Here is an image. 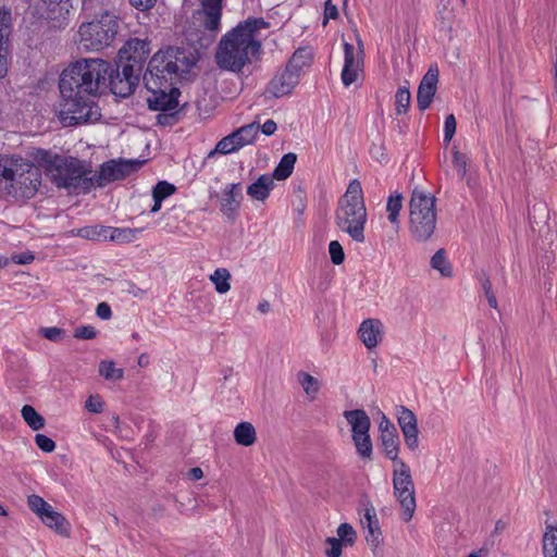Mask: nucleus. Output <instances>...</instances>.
Masks as SVG:
<instances>
[{"instance_id": "f257e3e1", "label": "nucleus", "mask_w": 557, "mask_h": 557, "mask_svg": "<svg viewBox=\"0 0 557 557\" xmlns=\"http://www.w3.org/2000/svg\"><path fill=\"white\" fill-rule=\"evenodd\" d=\"M114 73L110 62L101 59H82L66 67L60 77L59 88L63 98L61 116L67 125L94 122L100 117L94 99Z\"/></svg>"}, {"instance_id": "f03ea898", "label": "nucleus", "mask_w": 557, "mask_h": 557, "mask_svg": "<svg viewBox=\"0 0 557 557\" xmlns=\"http://www.w3.org/2000/svg\"><path fill=\"white\" fill-rule=\"evenodd\" d=\"M194 52L183 48H166L153 54L148 63L144 82L150 96L147 98L149 109L153 111H170L177 107V88H166L174 76L189 73L196 65Z\"/></svg>"}, {"instance_id": "7ed1b4c3", "label": "nucleus", "mask_w": 557, "mask_h": 557, "mask_svg": "<svg viewBox=\"0 0 557 557\" xmlns=\"http://www.w3.org/2000/svg\"><path fill=\"white\" fill-rule=\"evenodd\" d=\"M268 27L264 18L249 17L224 34L215 51L218 66L238 73L258 59L261 52L260 32Z\"/></svg>"}, {"instance_id": "20e7f679", "label": "nucleus", "mask_w": 557, "mask_h": 557, "mask_svg": "<svg viewBox=\"0 0 557 557\" xmlns=\"http://www.w3.org/2000/svg\"><path fill=\"white\" fill-rule=\"evenodd\" d=\"M37 169L55 187L65 189L70 195H87L92 190L90 161L37 149Z\"/></svg>"}, {"instance_id": "39448f33", "label": "nucleus", "mask_w": 557, "mask_h": 557, "mask_svg": "<svg viewBox=\"0 0 557 557\" xmlns=\"http://www.w3.org/2000/svg\"><path fill=\"white\" fill-rule=\"evenodd\" d=\"M368 213L363 199L361 183L352 180L338 201L335 223L356 243H364V226Z\"/></svg>"}, {"instance_id": "423d86ee", "label": "nucleus", "mask_w": 557, "mask_h": 557, "mask_svg": "<svg viewBox=\"0 0 557 557\" xmlns=\"http://www.w3.org/2000/svg\"><path fill=\"white\" fill-rule=\"evenodd\" d=\"M437 224L436 198L430 193L414 188L408 205V231L418 243L432 238Z\"/></svg>"}, {"instance_id": "0eeeda50", "label": "nucleus", "mask_w": 557, "mask_h": 557, "mask_svg": "<svg viewBox=\"0 0 557 557\" xmlns=\"http://www.w3.org/2000/svg\"><path fill=\"white\" fill-rule=\"evenodd\" d=\"M117 29V17L103 12L99 18L79 25L76 44L85 51H99L113 42Z\"/></svg>"}, {"instance_id": "6e6552de", "label": "nucleus", "mask_w": 557, "mask_h": 557, "mask_svg": "<svg viewBox=\"0 0 557 557\" xmlns=\"http://www.w3.org/2000/svg\"><path fill=\"white\" fill-rule=\"evenodd\" d=\"M393 495L399 503L400 517L409 522L416 511V490L409 466L404 460L394 463L393 469Z\"/></svg>"}, {"instance_id": "1a4fd4ad", "label": "nucleus", "mask_w": 557, "mask_h": 557, "mask_svg": "<svg viewBox=\"0 0 557 557\" xmlns=\"http://www.w3.org/2000/svg\"><path fill=\"white\" fill-rule=\"evenodd\" d=\"M32 164L20 157L0 154V195H15L16 184L32 183L25 174L30 172Z\"/></svg>"}, {"instance_id": "9d476101", "label": "nucleus", "mask_w": 557, "mask_h": 557, "mask_svg": "<svg viewBox=\"0 0 557 557\" xmlns=\"http://www.w3.org/2000/svg\"><path fill=\"white\" fill-rule=\"evenodd\" d=\"M141 165L138 160L111 159L103 162L98 170L91 166L92 189L121 181L136 172Z\"/></svg>"}, {"instance_id": "9b49d317", "label": "nucleus", "mask_w": 557, "mask_h": 557, "mask_svg": "<svg viewBox=\"0 0 557 557\" xmlns=\"http://www.w3.org/2000/svg\"><path fill=\"white\" fill-rule=\"evenodd\" d=\"M301 52L296 51L285 69L278 71L269 82L265 92L274 98H281L293 91L298 85L300 72L305 62H300Z\"/></svg>"}, {"instance_id": "f8f14e48", "label": "nucleus", "mask_w": 557, "mask_h": 557, "mask_svg": "<svg viewBox=\"0 0 557 557\" xmlns=\"http://www.w3.org/2000/svg\"><path fill=\"white\" fill-rule=\"evenodd\" d=\"M222 8L201 7L195 17L199 25L205 29V34L199 38H194V34L188 35V40L199 48H208L216 38L221 27Z\"/></svg>"}, {"instance_id": "ddd939ff", "label": "nucleus", "mask_w": 557, "mask_h": 557, "mask_svg": "<svg viewBox=\"0 0 557 557\" xmlns=\"http://www.w3.org/2000/svg\"><path fill=\"white\" fill-rule=\"evenodd\" d=\"M69 10L63 0H40L37 3V28L59 30L67 25Z\"/></svg>"}, {"instance_id": "4468645a", "label": "nucleus", "mask_w": 557, "mask_h": 557, "mask_svg": "<svg viewBox=\"0 0 557 557\" xmlns=\"http://www.w3.org/2000/svg\"><path fill=\"white\" fill-rule=\"evenodd\" d=\"M37 517L44 525L63 539L72 535L71 522L42 497L37 496Z\"/></svg>"}, {"instance_id": "2eb2a0df", "label": "nucleus", "mask_w": 557, "mask_h": 557, "mask_svg": "<svg viewBox=\"0 0 557 557\" xmlns=\"http://www.w3.org/2000/svg\"><path fill=\"white\" fill-rule=\"evenodd\" d=\"M150 51V41L131 38L119 50V57L122 65L131 66L133 70L141 73Z\"/></svg>"}, {"instance_id": "dca6fc26", "label": "nucleus", "mask_w": 557, "mask_h": 557, "mask_svg": "<svg viewBox=\"0 0 557 557\" xmlns=\"http://www.w3.org/2000/svg\"><path fill=\"white\" fill-rule=\"evenodd\" d=\"M122 71L119 67L107 81V85L110 86L111 91L119 97L126 98L133 94L134 89L139 83L140 72L133 70L131 66L121 65Z\"/></svg>"}, {"instance_id": "f3484780", "label": "nucleus", "mask_w": 557, "mask_h": 557, "mask_svg": "<svg viewBox=\"0 0 557 557\" xmlns=\"http://www.w3.org/2000/svg\"><path fill=\"white\" fill-rule=\"evenodd\" d=\"M362 72V48L361 44L356 49L351 44L344 42V66L342 71V82L348 87L357 82Z\"/></svg>"}, {"instance_id": "a211bd4d", "label": "nucleus", "mask_w": 557, "mask_h": 557, "mask_svg": "<svg viewBox=\"0 0 557 557\" xmlns=\"http://www.w3.org/2000/svg\"><path fill=\"white\" fill-rule=\"evenodd\" d=\"M440 71L437 65H431L423 75L417 92V106L420 111H425L432 103L437 89Z\"/></svg>"}, {"instance_id": "6ab92c4d", "label": "nucleus", "mask_w": 557, "mask_h": 557, "mask_svg": "<svg viewBox=\"0 0 557 557\" xmlns=\"http://www.w3.org/2000/svg\"><path fill=\"white\" fill-rule=\"evenodd\" d=\"M397 421L399 424V428L403 432L404 440L406 446L410 450H416L419 447V437H418V422L417 417L414 413L404 407L400 406L397 410Z\"/></svg>"}, {"instance_id": "aec40b11", "label": "nucleus", "mask_w": 557, "mask_h": 557, "mask_svg": "<svg viewBox=\"0 0 557 557\" xmlns=\"http://www.w3.org/2000/svg\"><path fill=\"white\" fill-rule=\"evenodd\" d=\"M358 335L369 350L374 349L383 339L384 325L379 319H367L360 324Z\"/></svg>"}, {"instance_id": "412c9836", "label": "nucleus", "mask_w": 557, "mask_h": 557, "mask_svg": "<svg viewBox=\"0 0 557 557\" xmlns=\"http://www.w3.org/2000/svg\"><path fill=\"white\" fill-rule=\"evenodd\" d=\"M11 13L0 10V78L8 74V41L10 35Z\"/></svg>"}, {"instance_id": "4be33fe9", "label": "nucleus", "mask_w": 557, "mask_h": 557, "mask_svg": "<svg viewBox=\"0 0 557 557\" xmlns=\"http://www.w3.org/2000/svg\"><path fill=\"white\" fill-rule=\"evenodd\" d=\"M242 185L233 183L226 186L222 191L220 209L228 218H234L240 206Z\"/></svg>"}, {"instance_id": "5701e85b", "label": "nucleus", "mask_w": 557, "mask_h": 557, "mask_svg": "<svg viewBox=\"0 0 557 557\" xmlns=\"http://www.w3.org/2000/svg\"><path fill=\"white\" fill-rule=\"evenodd\" d=\"M343 416L350 425L351 436L370 432L371 420L363 409L346 410Z\"/></svg>"}, {"instance_id": "b1692460", "label": "nucleus", "mask_w": 557, "mask_h": 557, "mask_svg": "<svg viewBox=\"0 0 557 557\" xmlns=\"http://www.w3.org/2000/svg\"><path fill=\"white\" fill-rule=\"evenodd\" d=\"M273 187V177L269 174H263L260 175L256 182L248 186L247 195L252 199L264 201L269 197Z\"/></svg>"}, {"instance_id": "393cba45", "label": "nucleus", "mask_w": 557, "mask_h": 557, "mask_svg": "<svg viewBox=\"0 0 557 557\" xmlns=\"http://www.w3.org/2000/svg\"><path fill=\"white\" fill-rule=\"evenodd\" d=\"M367 523L366 528L368 530V534L366 540L373 547H377L381 543V530L379 527V521L376 519V513L374 508H368L364 512V522Z\"/></svg>"}, {"instance_id": "a878e982", "label": "nucleus", "mask_w": 557, "mask_h": 557, "mask_svg": "<svg viewBox=\"0 0 557 557\" xmlns=\"http://www.w3.org/2000/svg\"><path fill=\"white\" fill-rule=\"evenodd\" d=\"M542 550L544 557H557V525L545 523V531L542 537Z\"/></svg>"}, {"instance_id": "bb28decb", "label": "nucleus", "mask_w": 557, "mask_h": 557, "mask_svg": "<svg viewBox=\"0 0 557 557\" xmlns=\"http://www.w3.org/2000/svg\"><path fill=\"white\" fill-rule=\"evenodd\" d=\"M259 128H260L259 124L253 122V123L244 125V126L237 128L236 131H234L233 136H235L234 139L238 146V149H240L247 145H251L257 138Z\"/></svg>"}, {"instance_id": "cd10ccee", "label": "nucleus", "mask_w": 557, "mask_h": 557, "mask_svg": "<svg viewBox=\"0 0 557 557\" xmlns=\"http://www.w3.org/2000/svg\"><path fill=\"white\" fill-rule=\"evenodd\" d=\"M176 188L173 184L166 181H160L152 188V197H153V206L150 210L151 213H156L160 211L162 207V201L173 195Z\"/></svg>"}, {"instance_id": "c85d7f7f", "label": "nucleus", "mask_w": 557, "mask_h": 557, "mask_svg": "<svg viewBox=\"0 0 557 557\" xmlns=\"http://www.w3.org/2000/svg\"><path fill=\"white\" fill-rule=\"evenodd\" d=\"M297 156L294 152L285 153L271 175L273 180L284 181L288 178L295 168Z\"/></svg>"}, {"instance_id": "c756f323", "label": "nucleus", "mask_w": 557, "mask_h": 557, "mask_svg": "<svg viewBox=\"0 0 557 557\" xmlns=\"http://www.w3.org/2000/svg\"><path fill=\"white\" fill-rule=\"evenodd\" d=\"M234 438L238 445L251 446L256 440V430L250 422H240L234 430Z\"/></svg>"}, {"instance_id": "7c9ffc66", "label": "nucleus", "mask_w": 557, "mask_h": 557, "mask_svg": "<svg viewBox=\"0 0 557 557\" xmlns=\"http://www.w3.org/2000/svg\"><path fill=\"white\" fill-rule=\"evenodd\" d=\"M381 442L382 447L385 456L393 460L395 463L399 460L398 459V453H399V437L397 432L391 433V434H383L381 435Z\"/></svg>"}, {"instance_id": "2f4dec72", "label": "nucleus", "mask_w": 557, "mask_h": 557, "mask_svg": "<svg viewBox=\"0 0 557 557\" xmlns=\"http://www.w3.org/2000/svg\"><path fill=\"white\" fill-rule=\"evenodd\" d=\"M403 209V196L399 193H395L387 198L386 202V212L387 220L393 224L398 226L399 224V213Z\"/></svg>"}, {"instance_id": "473e14b6", "label": "nucleus", "mask_w": 557, "mask_h": 557, "mask_svg": "<svg viewBox=\"0 0 557 557\" xmlns=\"http://www.w3.org/2000/svg\"><path fill=\"white\" fill-rule=\"evenodd\" d=\"M137 230L127 227L107 226V239L119 244L131 243L137 234Z\"/></svg>"}, {"instance_id": "72a5a7b5", "label": "nucleus", "mask_w": 557, "mask_h": 557, "mask_svg": "<svg viewBox=\"0 0 557 557\" xmlns=\"http://www.w3.org/2000/svg\"><path fill=\"white\" fill-rule=\"evenodd\" d=\"M231 274L227 269L219 268L211 275L210 281L214 284L219 294H225L231 289Z\"/></svg>"}, {"instance_id": "f704fd0d", "label": "nucleus", "mask_w": 557, "mask_h": 557, "mask_svg": "<svg viewBox=\"0 0 557 557\" xmlns=\"http://www.w3.org/2000/svg\"><path fill=\"white\" fill-rule=\"evenodd\" d=\"M352 441L358 455L361 458L370 459L372 456L373 447L369 432L363 435H352Z\"/></svg>"}, {"instance_id": "c9c22d12", "label": "nucleus", "mask_w": 557, "mask_h": 557, "mask_svg": "<svg viewBox=\"0 0 557 557\" xmlns=\"http://www.w3.org/2000/svg\"><path fill=\"white\" fill-rule=\"evenodd\" d=\"M99 374L108 381H120L124 376V370L116 368L111 360H103L99 363Z\"/></svg>"}, {"instance_id": "e433bc0d", "label": "nucleus", "mask_w": 557, "mask_h": 557, "mask_svg": "<svg viewBox=\"0 0 557 557\" xmlns=\"http://www.w3.org/2000/svg\"><path fill=\"white\" fill-rule=\"evenodd\" d=\"M234 138L235 136H233V133L223 137L221 140L218 141L214 150L209 152L208 157H212L215 153L230 154L238 151L239 149Z\"/></svg>"}, {"instance_id": "4c0bfd02", "label": "nucleus", "mask_w": 557, "mask_h": 557, "mask_svg": "<svg viewBox=\"0 0 557 557\" xmlns=\"http://www.w3.org/2000/svg\"><path fill=\"white\" fill-rule=\"evenodd\" d=\"M77 235L82 238L90 239V240H101L107 239V226L103 225H92L85 226L77 231Z\"/></svg>"}, {"instance_id": "58836bf2", "label": "nucleus", "mask_w": 557, "mask_h": 557, "mask_svg": "<svg viewBox=\"0 0 557 557\" xmlns=\"http://www.w3.org/2000/svg\"><path fill=\"white\" fill-rule=\"evenodd\" d=\"M298 381L302 386L305 393L313 399L319 392L320 384L318 380L309 373L300 372Z\"/></svg>"}, {"instance_id": "ea45409f", "label": "nucleus", "mask_w": 557, "mask_h": 557, "mask_svg": "<svg viewBox=\"0 0 557 557\" xmlns=\"http://www.w3.org/2000/svg\"><path fill=\"white\" fill-rule=\"evenodd\" d=\"M431 265L437 270L443 276H451V268L446 260L445 252L443 249L437 250L431 258Z\"/></svg>"}, {"instance_id": "a19ab883", "label": "nucleus", "mask_w": 557, "mask_h": 557, "mask_svg": "<svg viewBox=\"0 0 557 557\" xmlns=\"http://www.w3.org/2000/svg\"><path fill=\"white\" fill-rule=\"evenodd\" d=\"M410 91L407 87H399L395 95V110L398 115L405 114L410 104Z\"/></svg>"}, {"instance_id": "79ce46f5", "label": "nucleus", "mask_w": 557, "mask_h": 557, "mask_svg": "<svg viewBox=\"0 0 557 557\" xmlns=\"http://www.w3.org/2000/svg\"><path fill=\"white\" fill-rule=\"evenodd\" d=\"M337 540L345 545H352L357 539V533L349 523H341L337 528Z\"/></svg>"}, {"instance_id": "37998d69", "label": "nucleus", "mask_w": 557, "mask_h": 557, "mask_svg": "<svg viewBox=\"0 0 557 557\" xmlns=\"http://www.w3.org/2000/svg\"><path fill=\"white\" fill-rule=\"evenodd\" d=\"M329 253L334 264L339 265L345 260V253L342 245L337 240H332L329 244Z\"/></svg>"}, {"instance_id": "c03bdc74", "label": "nucleus", "mask_w": 557, "mask_h": 557, "mask_svg": "<svg viewBox=\"0 0 557 557\" xmlns=\"http://www.w3.org/2000/svg\"><path fill=\"white\" fill-rule=\"evenodd\" d=\"M85 408L91 413H101L104 410V403L100 395H90L85 403Z\"/></svg>"}, {"instance_id": "a18cd8bd", "label": "nucleus", "mask_w": 557, "mask_h": 557, "mask_svg": "<svg viewBox=\"0 0 557 557\" xmlns=\"http://www.w3.org/2000/svg\"><path fill=\"white\" fill-rule=\"evenodd\" d=\"M40 333L45 338L51 342H60L64 337V330L57 326L41 327Z\"/></svg>"}, {"instance_id": "49530a36", "label": "nucleus", "mask_w": 557, "mask_h": 557, "mask_svg": "<svg viewBox=\"0 0 557 557\" xmlns=\"http://www.w3.org/2000/svg\"><path fill=\"white\" fill-rule=\"evenodd\" d=\"M456 119L453 114L446 116L444 122V141L449 143L456 133Z\"/></svg>"}, {"instance_id": "de8ad7c7", "label": "nucleus", "mask_w": 557, "mask_h": 557, "mask_svg": "<svg viewBox=\"0 0 557 557\" xmlns=\"http://www.w3.org/2000/svg\"><path fill=\"white\" fill-rule=\"evenodd\" d=\"M326 543L330 545V548L326 549L325 554L327 557H341L343 550V543L341 540L336 537H327Z\"/></svg>"}, {"instance_id": "09e8293b", "label": "nucleus", "mask_w": 557, "mask_h": 557, "mask_svg": "<svg viewBox=\"0 0 557 557\" xmlns=\"http://www.w3.org/2000/svg\"><path fill=\"white\" fill-rule=\"evenodd\" d=\"M97 336V331L91 325H81L75 329L74 337L78 339H92Z\"/></svg>"}, {"instance_id": "8fccbe9b", "label": "nucleus", "mask_w": 557, "mask_h": 557, "mask_svg": "<svg viewBox=\"0 0 557 557\" xmlns=\"http://www.w3.org/2000/svg\"><path fill=\"white\" fill-rule=\"evenodd\" d=\"M37 447L44 453H52L57 445L52 438L45 434L37 433Z\"/></svg>"}, {"instance_id": "3c124183", "label": "nucleus", "mask_w": 557, "mask_h": 557, "mask_svg": "<svg viewBox=\"0 0 557 557\" xmlns=\"http://www.w3.org/2000/svg\"><path fill=\"white\" fill-rule=\"evenodd\" d=\"M338 15L337 7L332 0H326L324 3V24H326L329 20H336Z\"/></svg>"}, {"instance_id": "603ef678", "label": "nucleus", "mask_w": 557, "mask_h": 557, "mask_svg": "<svg viewBox=\"0 0 557 557\" xmlns=\"http://www.w3.org/2000/svg\"><path fill=\"white\" fill-rule=\"evenodd\" d=\"M22 416L25 420V422L33 429L35 430V408L29 406V405H25L22 409Z\"/></svg>"}, {"instance_id": "864d4df0", "label": "nucleus", "mask_w": 557, "mask_h": 557, "mask_svg": "<svg viewBox=\"0 0 557 557\" xmlns=\"http://www.w3.org/2000/svg\"><path fill=\"white\" fill-rule=\"evenodd\" d=\"M96 314L101 320H109L112 317L111 307L107 302H100L96 308Z\"/></svg>"}, {"instance_id": "5fc2aeb1", "label": "nucleus", "mask_w": 557, "mask_h": 557, "mask_svg": "<svg viewBox=\"0 0 557 557\" xmlns=\"http://www.w3.org/2000/svg\"><path fill=\"white\" fill-rule=\"evenodd\" d=\"M379 430H380L381 435L387 434V433L391 434L392 432L393 433L397 432L395 425L384 414L379 424Z\"/></svg>"}, {"instance_id": "6e6d98bb", "label": "nucleus", "mask_w": 557, "mask_h": 557, "mask_svg": "<svg viewBox=\"0 0 557 557\" xmlns=\"http://www.w3.org/2000/svg\"><path fill=\"white\" fill-rule=\"evenodd\" d=\"M11 259L14 263L27 264V263H30L35 259V256L32 252H23V253L13 255L11 257Z\"/></svg>"}, {"instance_id": "4d7b16f0", "label": "nucleus", "mask_w": 557, "mask_h": 557, "mask_svg": "<svg viewBox=\"0 0 557 557\" xmlns=\"http://www.w3.org/2000/svg\"><path fill=\"white\" fill-rule=\"evenodd\" d=\"M157 0H129L131 4L140 11H147L151 9Z\"/></svg>"}, {"instance_id": "13d9d810", "label": "nucleus", "mask_w": 557, "mask_h": 557, "mask_svg": "<svg viewBox=\"0 0 557 557\" xmlns=\"http://www.w3.org/2000/svg\"><path fill=\"white\" fill-rule=\"evenodd\" d=\"M126 286H127V287H126V289H125V290H126L129 295H132V296H134V297H138V298H140V297H144V296H145V294H146V292H145L144 289L139 288V287H138L136 284H134L133 282H126Z\"/></svg>"}, {"instance_id": "bf43d9fd", "label": "nucleus", "mask_w": 557, "mask_h": 557, "mask_svg": "<svg viewBox=\"0 0 557 557\" xmlns=\"http://www.w3.org/2000/svg\"><path fill=\"white\" fill-rule=\"evenodd\" d=\"M276 128V123L273 120H267L259 129H261L264 135L271 136L275 133Z\"/></svg>"}, {"instance_id": "052dcab7", "label": "nucleus", "mask_w": 557, "mask_h": 557, "mask_svg": "<svg viewBox=\"0 0 557 557\" xmlns=\"http://www.w3.org/2000/svg\"><path fill=\"white\" fill-rule=\"evenodd\" d=\"M201 7H214L223 9V0H200Z\"/></svg>"}, {"instance_id": "680f3d73", "label": "nucleus", "mask_w": 557, "mask_h": 557, "mask_svg": "<svg viewBox=\"0 0 557 557\" xmlns=\"http://www.w3.org/2000/svg\"><path fill=\"white\" fill-rule=\"evenodd\" d=\"M454 163L457 168H460L465 171L466 162L463 160V157L459 152L454 153Z\"/></svg>"}, {"instance_id": "e2e57ef3", "label": "nucleus", "mask_w": 557, "mask_h": 557, "mask_svg": "<svg viewBox=\"0 0 557 557\" xmlns=\"http://www.w3.org/2000/svg\"><path fill=\"white\" fill-rule=\"evenodd\" d=\"M485 297L487 299V302L488 305L494 308V309H497L498 305H497V299H496V296L495 294L492 292H487L485 293Z\"/></svg>"}, {"instance_id": "0e129e2a", "label": "nucleus", "mask_w": 557, "mask_h": 557, "mask_svg": "<svg viewBox=\"0 0 557 557\" xmlns=\"http://www.w3.org/2000/svg\"><path fill=\"white\" fill-rule=\"evenodd\" d=\"M189 475L193 480H200L203 476V472L200 468L195 467L190 469Z\"/></svg>"}, {"instance_id": "69168bd1", "label": "nucleus", "mask_w": 557, "mask_h": 557, "mask_svg": "<svg viewBox=\"0 0 557 557\" xmlns=\"http://www.w3.org/2000/svg\"><path fill=\"white\" fill-rule=\"evenodd\" d=\"M482 287H483L484 294L487 292H492V283L488 277H484L482 280Z\"/></svg>"}, {"instance_id": "338daca9", "label": "nucleus", "mask_w": 557, "mask_h": 557, "mask_svg": "<svg viewBox=\"0 0 557 557\" xmlns=\"http://www.w3.org/2000/svg\"><path fill=\"white\" fill-rule=\"evenodd\" d=\"M258 310L262 313H267L269 312L270 310V304L268 301H261L259 305H258Z\"/></svg>"}, {"instance_id": "774afa93", "label": "nucleus", "mask_w": 557, "mask_h": 557, "mask_svg": "<svg viewBox=\"0 0 557 557\" xmlns=\"http://www.w3.org/2000/svg\"><path fill=\"white\" fill-rule=\"evenodd\" d=\"M29 508L35 512V495H29L27 498Z\"/></svg>"}]
</instances>
